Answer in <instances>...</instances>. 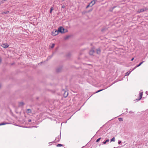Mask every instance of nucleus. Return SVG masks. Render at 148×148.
Wrapping results in <instances>:
<instances>
[{
	"instance_id": "f257e3e1",
	"label": "nucleus",
	"mask_w": 148,
	"mask_h": 148,
	"mask_svg": "<svg viewBox=\"0 0 148 148\" xmlns=\"http://www.w3.org/2000/svg\"><path fill=\"white\" fill-rule=\"evenodd\" d=\"M58 30V32H59L61 33H64V29L62 27H59Z\"/></svg>"
},
{
	"instance_id": "f03ea898",
	"label": "nucleus",
	"mask_w": 148,
	"mask_h": 148,
	"mask_svg": "<svg viewBox=\"0 0 148 148\" xmlns=\"http://www.w3.org/2000/svg\"><path fill=\"white\" fill-rule=\"evenodd\" d=\"M147 10V8H142L140 9V10L138 11V12L139 13L142 12L146 11Z\"/></svg>"
},
{
	"instance_id": "7ed1b4c3",
	"label": "nucleus",
	"mask_w": 148,
	"mask_h": 148,
	"mask_svg": "<svg viewBox=\"0 0 148 148\" xmlns=\"http://www.w3.org/2000/svg\"><path fill=\"white\" fill-rule=\"evenodd\" d=\"M58 30H55V31H53L52 34L53 36H55L58 34Z\"/></svg>"
},
{
	"instance_id": "20e7f679",
	"label": "nucleus",
	"mask_w": 148,
	"mask_h": 148,
	"mask_svg": "<svg viewBox=\"0 0 148 148\" xmlns=\"http://www.w3.org/2000/svg\"><path fill=\"white\" fill-rule=\"evenodd\" d=\"M95 51L93 49H92L89 52V54L90 55H93V54L95 53Z\"/></svg>"
},
{
	"instance_id": "39448f33",
	"label": "nucleus",
	"mask_w": 148,
	"mask_h": 148,
	"mask_svg": "<svg viewBox=\"0 0 148 148\" xmlns=\"http://www.w3.org/2000/svg\"><path fill=\"white\" fill-rule=\"evenodd\" d=\"M139 99H136V100L137 101H138L139 100H140L142 98V96L143 95V92H140L139 93Z\"/></svg>"
},
{
	"instance_id": "423d86ee",
	"label": "nucleus",
	"mask_w": 148,
	"mask_h": 148,
	"mask_svg": "<svg viewBox=\"0 0 148 148\" xmlns=\"http://www.w3.org/2000/svg\"><path fill=\"white\" fill-rule=\"evenodd\" d=\"M96 0H94L93 1H92L89 4H90L91 5H92V6L94 4H95V3L96 1Z\"/></svg>"
},
{
	"instance_id": "0eeeda50",
	"label": "nucleus",
	"mask_w": 148,
	"mask_h": 148,
	"mask_svg": "<svg viewBox=\"0 0 148 148\" xmlns=\"http://www.w3.org/2000/svg\"><path fill=\"white\" fill-rule=\"evenodd\" d=\"M101 52V50L99 48L97 49L96 53L97 54H100Z\"/></svg>"
},
{
	"instance_id": "6e6552de",
	"label": "nucleus",
	"mask_w": 148,
	"mask_h": 148,
	"mask_svg": "<svg viewBox=\"0 0 148 148\" xmlns=\"http://www.w3.org/2000/svg\"><path fill=\"white\" fill-rule=\"evenodd\" d=\"M9 124V123H5L3 122L1 123H0V126L1 125H4L6 124Z\"/></svg>"
},
{
	"instance_id": "1a4fd4ad",
	"label": "nucleus",
	"mask_w": 148,
	"mask_h": 148,
	"mask_svg": "<svg viewBox=\"0 0 148 148\" xmlns=\"http://www.w3.org/2000/svg\"><path fill=\"white\" fill-rule=\"evenodd\" d=\"M3 46L2 47L5 48H6L8 47L9 45L7 44H3Z\"/></svg>"
},
{
	"instance_id": "9d476101",
	"label": "nucleus",
	"mask_w": 148,
	"mask_h": 148,
	"mask_svg": "<svg viewBox=\"0 0 148 148\" xmlns=\"http://www.w3.org/2000/svg\"><path fill=\"white\" fill-rule=\"evenodd\" d=\"M9 12V11L3 12H2L1 14H6L8 13Z\"/></svg>"
},
{
	"instance_id": "9b49d317",
	"label": "nucleus",
	"mask_w": 148,
	"mask_h": 148,
	"mask_svg": "<svg viewBox=\"0 0 148 148\" xmlns=\"http://www.w3.org/2000/svg\"><path fill=\"white\" fill-rule=\"evenodd\" d=\"M24 105V103L23 102H21L20 103H19V106H23Z\"/></svg>"
},
{
	"instance_id": "f8f14e48",
	"label": "nucleus",
	"mask_w": 148,
	"mask_h": 148,
	"mask_svg": "<svg viewBox=\"0 0 148 148\" xmlns=\"http://www.w3.org/2000/svg\"><path fill=\"white\" fill-rule=\"evenodd\" d=\"M109 141V139H107L105 141L103 142V143L104 144H105L107 142H108Z\"/></svg>"
},
{
	"instance_id": "ddd939ff",
	"label": "nucleus",
	"mask_w": 148,
	"mask_h": 148,
	"mask_svg": "<svg viewBox=\"0 0 148 148\" xmlns=\"http://www.w3.org/2000/svg\"><path fill=\"white\" fill-rule=\"evenodd\" d=\"M53 10V7H51L50 8V13L51 14L52 12V10Z\"/></svg>"
},
{
	"instance_id": "4468645a",
	"label": "nucleus",
	"mask_w": 148,
	"mask_h": 148,
	"mask_svg": "<svg viewBox=\"0 0 148 148\" xmlns=\"http://www.w3.org/2000/svg\"><path fill=\"white\" fill-rule=\"evenodd\" d=\"M131 73V71L127 72L125 73L126 75H128Z\"/></svg>"
},
{
	"instance_id": "2eb2a0df",
	"label": "nucleus",
	"mask_w": 148,
	"mask_h": 148,
	"mask_svg": "<svg viewBox=\"0 0 148 148\" xmlns=\"http://www.w3.org/2000/svg\"><path fill=\"white\" fill-rule=\"evenodd\" d=\"M115 141V138L114 137H113V138L112 139H111V140H110V141L111 142H112V141Z\"/></svg>"
},
{
	"instance_id": "dca6fc26",
	"label": "nucleus",
	"mask_w": 148,
	"mask_h": 148,
	"mask_svg": "<svg viewBox=\"0 0 148 148\" xmlns=\"http://www.w3.org/2000/svg\"><path fill=\"white\" fill-rule=\"evenodd\" d=\"M116 7V6H114V7H112L111 9H110V11H112V10H113V9L115 8Z\"/></svg>"
},
{
	"instance_id": "f3484780",
	"label": "nucleus",
	"mask_w": 148,
	"mask_h": 148,
	"mask_svg": "<svg viewBox=\"0 0 148 148\" xmlns=\"http://www.w3.org/2000/svg\"><path fill=\"white\" fill-rule=\"evenodd\" d=\"M144 62L143 61L141 63H140L137 66H136V67H138L139 66H140L143 62Z\"/></svg>"
},
{
	"instance_id": "a211bd4d",
	"label": "nucleus",
	"mask_w": 148,
	"mask_h": 148,
	"mask_svg": "<svg viewBox=\"0 0 148 148\" xmlns=\"http://www.w3.org/2000/svg\"><path fill=\"white\" fill-rule=\"evenodd\" d=\"M27 112L28 113H31V110L30 109L27 110Z\"/></svg>"
},
{
	"instance_id": "6ab92c4d",
	"label": "nucleus",
	"mask_w": 148,
	"mask_h": 148,
	"mask_svg": "<svg viewBox=\"0 0 148 148\" xmlns=\"http://www.w3.org/2000/svg\"><path fill=\"white\" fill-rule=\"evenodd\" d=\"M70 37V36H66L65 38H64V39L65 40H66V39H68L69 38V37Z\"/></svg>"
},
{
	"instance_id": "aec40b11",
	"label": "nucleus",
	"mask_w": 148,
	"mask_h": 148,
	"mask_svg": "<svg viewBox=\"0 0 148 148\" xmlns=\"http://www.w3.org/2000/svg\"><path fill=\"white\" fill-rule=\"evenodd\" d=\"M101 139V138H98L96 141V143H98L100 140Z\"/></svg>"
},
{
	"instance_id": "412c9836",
	"label": "nucleus",
	"mask_w": 148,
	"mask_h": 148,
	"mask_svg": "<svg viewBox=\"0 0 148 148\" xmlns=\"http://www.w3.org/2000/svg\"><path fill=\"white\" fill-rule=\"evenodd\" d=\"M55 140L56 141H58L59 140V138H56Z\"/></svg>"
},
{
	"instance_id": "4be33fe9",
	"label": "nucleus",
	"mask_w": 148,
	"mask_h": 148,
	"mask_svg": "<svg viewBox=\"0 0 148 148\" xmlns=\"http://www.w3.org/2000/svg\"><path fill=\"white\" fill-rule=\"evenodd\" d=\"M62 146V145L61 144H58L57 145V147H61Z\"/></svg>"
},
{
	"instance_id": "5701e85b",
	"label": "nucleus",
	"mask_w": 148,
	"mask_h": 148,
	"mask_svg": "<svg viewBox=\"0 0 148 148\" xmlns=\"http://www.w3.org/2000/svg\"><path fill=\"white\" fill-rule=\"evenodd\" d=\"M67 93L66 95H64V96L65 97H66L68 95V92H66V91H65V92H64V93L65 94V93Z\"/></svg>"
},
{
	"instance_id": "b1692460",
	"label": "nucleus",
	"mask_w": 148,
	"mask_h": 148,
	"mask_svg": "<svg viewBox=\"0 0 148 148\" xmlns=\"http://www.w3.org/2000/svg\"><path fill=\"white\" fill-rule=\"evenodd\" d=\"M92 7V5H90V4H88V5L87 7H86V8H88V7Z\"/></svg>"
},
{
	"instance_id": "393cba45",
	"label": "nucleus",
	"mask_w": 148,
	"mask_h": 148,
	"mask_svg": "<svg viewBox=\"0 0 148 148\" xmlns=\"http://www.w3.org/2000/svg\"><path fill=\"white\" fill-rule=\"evenodd\" d=\"M103 90V89H101V90H98L96 92V93H98V92H100V91H101Z\"/></svg>"
},
{
	"instance_id": "a878e982",
	"label": "nucleus",
	"mask_w": 148,
	"mask_h": 148,
	"mask_svg": "<svg viewBox=\"0 0 148 148\" xmlns=\"http://www.w3.org/2000/svg\"><path fill=\"white\" fill-rule=\"evenodd\" d=\"M119 120L120 121H122L123 120L122 118H119Z\"/></svg>"
},
{
	"instance_id": "bb28decb",
	"label": "nucleus",
	"mask_w": 148,
	"mask_h": 148,
	"mask_svg": "<svg viewBox=\"0 0 148 148\" xmlns=\"http://www.w3.org/2000/svg\"><path fill=\"white\" fill-rule=\"evenodd\" d=\"M54 46H55V44H53L52 45L51 47L52 48H53V47H54Z\"/></svg>"
},
{
	"instance_id": "cd10ccee",
	"label": "nucleus",
	"mask_w": 148,
	"mask_h": 148,
	"mask_svg": "<svg viewBox=\"0 0 148 148\" xmlns=\"http://www.w3.org/2000/svg\"><path fill=\"white\" fill-rule=\"evenodd\" d=\"M52 57V56L51 57H50V56L48 57L47 58V59H50Z\"/></svg>"
},
{
	"instance_id": "c85d7f7f",
	"label": "nucleus",
	"mask_w": 148,
	"mask_h": 148,
	"mask_svg": "<svg viewBox=\"0 0 148 148\" xmlns=\"http://www.w3.org/2000/svg\"><path fill=\"white\" fill-rule=\"evenodd\" d=\"M121 141H119L118 143L119 144H120L121 143Z\"/></svg>"
},
{
	"instance_id": "c756f323",
	"label": "nucleus",
	"mask_w": 148,
	"mask_h": 148,
	"mask_svg": "<svg viewBox=\"0 0 148 148\" xmlns=\"http://www.w3.org/2000/svg\"><path fill=\"white\" fill-rule=\"evenodd\" d=\"M64 7H65V6L64 5H63L62 6V8H64Z\"/></svg>"
},
{
	"instance_id": "7c9ffc66",
	"label": "nucleus",
	"mask_w": 148,
	"mask_h": 148,
	"mask_svg": "<svg viewBox=\"0 0 148 148\" xmlns=\"http://www.w3.org/2000/svg\"><path fill=\"white\" fill-rule=\"evenodd\" d=\"M57 72H59L60 71L58 69H57Z\"/></svg>"
},
{
	"instance_id": "2f4dec72",
	"label": "nucleus",
	"mask_w": 148,
	"mask_h": 148,
	"mask_svg": "<svg viewBox=\"0 0 148 148\" xmlns=\"http://www.w3.org/2000/svg\"><path fill=\"white\" fill-rule=\"evenodd\" d=\"M28 121L29 122H30L31 121V119H29L28 120Z\"/></svg>"
},
{
	"instance_id": "473e14b6",
	"label": "nucleus",
	"mask_w": 148,
	"mask_h": 148,
	"mask_svg": "<svg viewBox=\"0 0 148 148\" xmlns=\"http://www.w3.org/2000/svg\"><path fill=\"white\" fill-rule=\"evenodd\" d=\"M137 67H136V66H135L133 69V70L136 68Z\"/></svg>"
},
{
	"instance_id": "72a5a7b5",
	"label": "nucleus",
	"mask_w": 148,
	"mask_h": 148,
	"mask_svg": "<svg viewBox=\"0 0 148 148\" xmlns=\"http://www.w3.org/2000/svg\"><path fill=\"white\" fill-rule=\"evenodd\" d=\"M134 59V58H132L131 59V61H132Z\"/></svg>"
},
{
	"instance_id": "f704fd0d",
	"label": "nucleus",
	"mask_w": 148,
	"mask_h": 148,
	"mask_svg": "<svg viewBox=\"0 0 148 148\" xmlns=\"http://www.w3.org/2000/svg\"><path fill=\"white\" fill-rule=\"evenodd\" d=\"M1 58H0V63L1 62Z\"/></svg>"
},
{
	"instance_id": "c9c22d12",
	"label": "nucleus",
	"mask_w": 148,
	"mask_h": 148,
	"mask_svg": "<svg viewBox=\"0 0 148 148\" xmlns=\"http://www.w3.org/2000/svg\"><path fill=\"white\" fill-rule=\"evenodd\" d=\"M146 94H147V95L148 94H147V92L146 91Z\"/></svg>"
},
{
	"instance_id": "e433bc0d",
	"label": "nucleus",
	"mask_w": 148,
	"mask_h": 148,
	"mask_svg": "<svg viewBox=\"0 0 148 148\" xmlns=\"http://www.w3.org/2000/svg\"><path fill=\"white\" fill-rule=\"evenodd\" d=\"M146 94H147V95L148 94H147V92L146 91Z\"/></svg>"
},
{
	"instance_id": "4c0bfd02",
	"label": "nucleus",
	"mask_w": 148,
	"mask_h": 148,
	"mask_svg": "<svg viewBox=\"0 0 148 148\" xmlns=\"http://www.w3.org/2000/svg\"><path fill=\"white\" fill-rule=\"evenodd\" d=\"M1 85H0V88L1 87Z\"/></svg>"
},
{
	"instance_id": "58836bf2",
	"label": "nucleus",
	"mask_w": 148,
	"mask_h": 148,
	"mask_svg": "<svg viewBox=\"0 0 148 148\" xmlns=\"http://www.w3.org/2000/svg\"><path fill=\"white\" fill-rule=\"evenodd\" d=\"M62 1H64V0H62Z\"/></svg>"
}]
</instances>
